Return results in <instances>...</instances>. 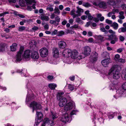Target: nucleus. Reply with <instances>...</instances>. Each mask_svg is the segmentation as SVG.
Here are the masks:
<instances>
[{
	"label": "nucleus",
	"instance_id": "obj_1",
	"mask_svg": "<svg viewBox=\"0 0 126 126\" xmlns=\"http://www.w3.org/2000/svg\"><path fill=\"white\" fill-rule=\"evenodd\" d=\"M121 69L120 67L118 65H113L109 69L108 73L109 76H111L115 79H119L120 76L119 70Z\"/></svg>",
	"mask_w": 126,
	"mask_h": 126
},
{
	"label": "nucleus",
	"instance_id": "obj_2",
	"mask_svg": "<svg viewBox=\"0 0 126 126\" xmlns=\"http://www.w3.org/2000/svg\"><path fill=\"white\" fill-rule=\"evenodd\" d=\"M77 10L76 11L75 9H73L70 12V14L72 16L73 18L80 16L81 13L83 12V9L79 7H77Z\"/></svg>",
	"mask_w": 126,
	"mask_h": 126
},
{
	"label": "nucleus",
	"instance_id": "obj_3",
	"mask_svg": "<svg viewBox=\"0 0 126 126\" xmlns=\"http://www.w3.org/2000/svg\"><path fill=\"white\" fill-rule=\"evenodd\" d=\"M108 32L112 34L108 36V39L111 40L110 42L111 44H114L117 41L118 39L117 36L115 34V32L111 29L109 30Z\"/></svg>",
	"mask_w": 126,
	"mask_h": 126
},
{
	"label": "nucleus",
	"instance_id": "obj_4",
	"mask_svg": "<svg viewBox=\"0 0 126 126\" xmlns=\"http://www.w3.org/2000/svg\"><path fill=\"white\" fill-rule=\"evenodd\" d=\"M25 0L26 1V3L28 5L27 9L28 10L31 11L32 9H35L36 7L35 4H32V3H36V2L34 0Z\"/></svg>",
	"mask_w": 126,
	"mask_h": 126
},
{
	"label": "nucleus",
	"instance_id": "obj_5",
	"mask_svg": "<svg viewBox=\"0 0 126 126\" xmlns=\"http://www.w3.org/2000/svg\"><path fill=\"white\" fill-rule=\"evenodd\" d=\"M30 107L33 109L32 112H34V110H37L40 109L41 108V105L36 102L33 101L32 102L30 105Z\"/></svg>",
	"mask_w": 126,
	"mask_h": 126
},
{
	"label": "nucleus",
	"instance_id": "obj_6",
	"mask_svg": "<svg viewBox=\"0 0 126 126\" xmlns=\"http://www.w3.org/2000/svg\"><path fill=\"white\" fill-rule=\"evenodd\" d=\"M40 55L42 57H46L48 54V50L45 47H43L39 50Z\"/></svg>",
	"mask_w": 126,
	"mask_h": 126
},
{
	"label": "nucleus",
	"instance_id": "obj_7",
	"mask_svg": "<svg viewBox=\"0 0 126 126\" xmlns=\"http://www.w3.org/2000/svg\"><path fill=\"white\" fill-rule=\"evenodd\" d=\"M53 125V122L50 121L49 119L46 118L44 119L41 126H52Z\"/></svg>",
	"mask_w": 126,
	"mask_h": 126
},
{
	"label": "nucleus",
	"instance_id": "obj_8",
	"mask_svg": "<svg viewBox=\"0 0 126 126\" xmlns=\"http://www.w3.org/2000/svg\"><path fill=\"white\" fill-rule=\"evenodd\" d=\"M24 50V48L23 47H21L20 50L17 53L16 55V61H21L22 58V54Z\"/></svg>",
	"mask_w": 126,
	"mask_h": 126
},
{
	"label": "nucleus",
	"instance_id": "obj_9",
	"mask_svg": "<svg viewBox=\"0 0 126 126\" xmlns=\"http://www.w3.org/2000/svg\"><path fill=\"white\" fill-rule=\"evenodd\" d=\"M60 120L62 122L66 123V122H70L71 120V118H69L68 114L66 113L63 115Z\"/></svg>",
	"mask_w": 126,
	"mask_h": 126
},
{
	"label": "nucleus",
	"instance_id": "obj_10",
	"mask_svg": "<svg viewBox=\"0 0 126 126\" xmlns=\"http://www.w3.org/2000/svg\"><path fill=\"white\" fill-rule=\"evenodd\" d=\"M36 115L37 118L36 119L35 122L39 124L42 120L43 115L41 112L37 111L36 112Z\"/></svg>",
	"mask_w": 126,
	"mask_h": 126
},
{
	"label": "nucleus",
	"instance_id": "obj_11",
	"mask_svg": "<svg viewBox=\"0 0 126 126\" xmlns=\"http://www.w3.org/2000/svg\"><path fill=\"white\" fill-rule=\"evenodd\" d=\"M78 52L76 50H71V51L70 52V56L73 59H76L78 57Z\"/></svg>",
	"mask_w": 126,
	"mask_h": 126
},
{
	"label": "nucleus",
	"instance_id": "obj_12",
	"mask_svg": "<svg viewBox=\"0 0 126 126\" xmlns=\"http://www.w3.org/2000/svg\"><path fill=\"white\" fill-rule=\"evenodd\" d=\"M58 99L59 100V106L60 107L63 106L67 102L66 99L64 97Z\"/></svg>",
	"mask_w": 126,
	"mask_h": 126
},
{
	"label": "nucleus",
	"instance_id": "obj_13",
	"mask_svg": "<svg viewBox=\"0 0 126 126\" xmlns=\"http://www.w3.org/2000/svg\"><path fill=\"white\" fill-rule=\"evenodd\" d=\"M73 107V103L69 102L67 103L64 107V110L65 111H68L72 109Z\"/></svg>",
	"mask_w": 126,
	"mask_h": 126
},
{
	"label": "nucleus",
	"instance_id": "obj_14",
	"mask_svg": "<svg viewBox=\"0 0 126 126\" xmlns=\"http://www.w3.org/2000/svg\"><path fill=\"white\" fill-rule=\"evenodd\" d=\"M71 50L69 49H65L62 52L63 56L64 57H70V52Z\"/></svg>",
	"mask_w": 126,
	"mask_h": 126
},
{
	"label": "nucleus",
	"instance_id": "obj_15",
	"mask_svg": "<svg viewBox=\"0 0 126 126\" xmlns=\"http://www.w3.org/2000/svg\"><path fill=\"white\" fill-rule=\"evenodd\" d=\"M83 53L86 55L88 56L90 55L91 49L90 47L89 46H86L84 47Z\"/></svg>",
	"mask_w": 126,
	"mask_h": 126
},
{
	"label": "nucleus",
	"instance_id": "obj_16",
	"mask_svg": "<svg viewBox=\"0 0 126 126\" xmlns=\"http://www.w3.org/2000/svg\"><path fill=\"white\" fill-rule=\"evenodd\" d=\"M110 61L111 60L110 58H107L102 60L101 63L103 66L106 67L108 66Z\"/></svg>",
	"mask_w": 126,
	"mask_h": 126
},
{
	"label": "nucleus",
	"instance_id": "obj_17",
	"mask_svg": "<svg viewBox=\"0 0 126 126\" xmlns=\"http://www.w3.org/2000/svg\"><path fill=\"white\" fill-rule=\"evenodd\" d=\"M92 54V56L90 57V60L91 62H94L97 60L98 54L96 52H94Z\"/></svg>",
	"mask_w": 126,
	"mask_h": 126
},
{
	"label": "nucleus",
	"instance_id": "obj_18",
	"mask_svg": "<svg viewBox=\"0 0 126 126\" xmlns=\"http://www.w3.org/2000/svg\"><path fill=\"white\" fill-rule=\"evenodd\" d=\"M32 53L29 50H27L25 51L23 57L25 59L29 58L31 57V54Z\"/></svg>",
	"mask_w": 126,
	"mask_h": 126
},
{
	"label": "nucleus",
	"instance_id": "obj_19",
	"mask_svg": "<svg viewBox=\"0 0 126 126\" xmlns=\"http://www.w3.org/2000/svg\"><path fill=\"white\" fill-rule=\"evenodd\" d=\"M52 53L54 57L56 58L58 57L59 55V52L58 49L56 48H53Z\"/></svg>",
	"mask_w": 126,
	"mask_h": 126
},
{
	"label": "nucleus",
	"instance_id": "obj_20",
	"mask_svg": "<svg viewBox=\"0 0 126 126\" xmlns=\"http://www.w3.org/2000/svg\"><path fill=\"white\" fill-rule=\"evenodd\" d=\"M117 94L114 96V97L116 99H117L120 96H121V95L123 94V91L121 89H118L117 91Z\"/></svg>",
	"mask_w": 126,
	"mask_h": 126
},
{
	"label": "nucleus",
	"instance_id": "obj_21",
	"mask_svg": "<svg viewBox=\"0 0 126 126\" xmlns=\"http://www.w3.org/2000/svg\"><path fill=\"white\" fill-rule=\"evenodd\" d=\"M59 47L61 48H65L66 46V44L65 42L63 41H61L58 43Z\"/></svg>",
	"mask_w": 126,
	"mask_h": 126
},
{
	"label": "nucleus",
	"instance_id": "obj_22",
	"mask_svg": "<svg viewBox=\"0 0 126 126\" xmlns=\"http://www.w3.org/2000/svg\"><path fill=\"white\" fill-rule=\"evenodd\" d=\"M32 55L31 56L32 58L33 59H37L39 58V54L36 51L33 52L32 53Z\"/></svg>",
	"mask_w": 126,
	"mask_h": 126
},
{
	"label": "nucleus",
	"instance_id": "obj_23",
	"mask_svg": "<svg viewBox=\"0 0 126 126\" xmlns=\"http://www.w3.org/2000/svg\"><path fill=\"white\" fill-rule=\"evenodd\" d=\"M7 49V46L5 44H0V51L3 52Z\"/></svg>",
	"mask_w": 126,
	"mask_h": 126
},
{
	"label": "nucleus",
	"instance_id": "obj_24",
	"mask_svg": "<svg viewBox=\"0 0 126 126\" xmlns=\"http://www.w3.org/2000/svg\"><path fill=\"white\" fill-rule=\"evenodd\" d=\"M41 19L43 20L48 21L49 19V17L44 14L41 15L40 16Z\"/></svg>",
	"mask_w": 126,
	"mask_h": 126
},
{
	"label": "nucleus",
	"instance_id": "obj_25",
	"mask_svg": "<svg viewBox=\"0 0 126 126\" xmlns=\"http://www.w3.org/2000/svg\"><path fill=\"white\" fill-rule=\"evenodd\" d=\"M17 44L16 43H14L12 45L10 46L11 50L12 51H15L16 50Z\"/></svg>",
	"mask_w": 126,
	"mask_h": 126
},
{
	"label": "nucleus",
	"instance_id": "obj_26",
	"mask_svg": "<svg viewBox=\"0 0 126 126\" xmlns=\"http://www.w3.org/2000/svg\"><path fill=\"white\" fill-rule=\"evenodd\" d=\"M99 7L101 8H106L107 7V5L106 3L105 2H101L99 4Z\"/></svg>",
	"mask_w": 126,
	"mask_h": 126
},
{
	"label": "nucleus",
	"instance_id": "obj_27",
	"mask_svg": "<svg viewBox=\"0 0 126 126\" xmlns=\"http://www.w3.org/2000/svg\"><path fill=\"white\" fill-rule=\"evenodd\" d=\"M48 86L51 89L54 90L55 88L57 87V85L55 84L51 83L48 84Z\"/></svg>",
	"mask_w": 126,
	"mask_h": 126
},
{
	"label": "nucleus",
	"instance_id": "obj_28",
	"mask_svg": "<svg viewBox=\"0 0 126 126\" xmlns=\"http://www.w3.org/2000/svg\"><path fill=\"white\" fill-rule=\"evenodd\" d=\"M18 72H21V74L22 76H25L26 74L27 73V70L26 69H24L23 70H21L20 71L19 70L17 71Z\"/></svg>",
	"mask_w": 126,
	"mask_h": 126
},
{
	"label": "nucleus",
	"instance_id": "obj_29",
	"mask_svg": "<svg viewBox=\"0 0 126 126\" xmlns=\"http://www.w3.org/2000/svg\"><path fill=\"white\" fill-rule=\"evenodd\" d=\"M111 26L113 27V28L115 30H117L118 27V24L116 22H114L112 24Z\"/></svg>",
	"mask_w": 126,
	"mask_h": 126
},
{
	"label": "nucleus",
	"instance_id": "obj_30",
	"mask_svg": "<svg viewBox=\"0 0 126 126\" xmlns=\"http://www.w3.org/2000/svg\"><path fill=\"white\" fill-rule=\"evenodd\" d=\"M26 27L24 26H21L18 28V30L20 32H22L26 30Z\"/></svg>",
	"mask_w": 126,
	"mask_h": 126
},
{
	"label": "nucleus",
	"instance_id": "obj_31",
	"mask_svg": "<svg viewBox=\"0 0 126 126\" xmlns=\"http://www.w3.org/2000/svg\"><path fill=\"white\" fill-rule=\"evenodd\" d=\"M64 93L63 92H61L58 93L57 95V99H60L61 97H64L62 95Z\"/></svg>",
	"mask_w": 126,
	"mask_h": 126
},
{
	"label": "nucleus",
	"instance_id": "obj_32",
	"mask_svg": "<svg viewBox=\"0 0 126 126\" xmlns=\"http://www.w3.org/2000/svg\"><path fill=\"white\" fill-rule=\"evenodd\" d=\"M68 88L70 91H73L74 88L75 87L74 85L71 84H67Z\"/></svg>",
	"mask_w": 126,
	"mask_h": 126
},
{
	"label": "nucleus",
	"instance_id": "obj_33",
	"mask_svg": "<svg viewBox=\"0 0 126 126\" xmlns=\"http://www.w3.org/2000/svg\"><path fill=\"white\" fill-rule=\"evenodd\" d=\"M76 21L78 23L81 24H83V22L80 18L79 17L76 18Z\"/></svg>",
	"mask_w": 126,
	"mask_h": 126
},
{
	"label": "nucleus",
	"instance_id": "obj_34",
	"mask_svg": "<svg viewBox=\"0 0 126 126\" xmlns=\"http://www.w3.org/2000/svg\"><path fill=\"white\" fill-rule=\"evenodd\" d=\"M97 16L98 18H100V20L101 21H103L104 20V17L103 16H102V15L100 14H98Z\"/></svg>",
	"mask_w": 126,
	"mask_h": 126
},
{
	"label": "nucleus",
	"instance_id": "obj_35",
	"mask_svg": "<svg viewBox=\"0 0 126 126\" xmlns=\"http://www.w3.org/2000/svg\"><path fill=\"white\" fill-rule=\"evenodd\" d=\"M108 4L114 5L115 4V2L114 0H110L108 1Z\"/></svg>",
	"mask_w": 126,
	"mask_h": 126
},
{
	"label": "nucleus",
	"instance_id": "obj_36",
	"mask_svg": "<svg viewBox=\"0 0 126 126\" xmlns=\"http://www.w3.org/2000/svg\"><path fill=\"white\" fill-rule=\"evenodd\" d=\"M47 10L51 12L53 11V9L50 5H48L47 8Z\"/></svg>",
	"mask_w": 126,
	"mask_h": 126
},
{
	"label": "nucleus",
	"instance_id": "obj_37",
	"mask_svg": "<svg viewBox=\"0 0 126 126\" xmlns=\"http://www.w3.org/2000/svg\"><path fill=\"white\" fill-rule=\"evenodd\" d=\"M60 11L59 9L58 8H56L54 9V13L59 15L60 14Z\"/></svg>",
	"mask_w": 126,
	"mask_h": 126
},
{
	"label": "nucleus",
	"instance_id": "obj_38",
	"mask_svg": "<svg viewBox=\"0 0 126 126\" xmlns=\"http://www.w3.org/2000/svg\"><path fill=\"white\" fill-rule=\"evenodd\" d=\"M64 33V32L63 31H60L58 32L57 35L58 36H61L63 35Z\"/></svg>",
	"mask_w": 126,
	"mask_h": 126
},
{
	"label": "nucleus",
	"instance_id": "obj_39",
	"mask_svg": "<svg viewBox=\"0 0 126 126\" xmlns=\"http://www.w3.org/2000/svg\"><path fill=\"white\" fill-rule=\"evenodd\" d=\"M118 61L122 63H124L126 62L125 59L122 58H120Z\"/></svg>",
	"mask_w": 126,
	"mask_h": 126
},
{
	"label": "nucleus",
	"instance_id": "obj_40",
	"mask_svg": "<svg viewBox=\"0 0 126 126\" xmlns=\"http://www.w3.org/2000/svg\"><path fill=\"white\" fill-rule=\"evenodd\" d=\"M120 55L118 54H117L115 56V59L117 61L120 59Z\"/></svg>",
	"mask_w": 126,
	"mask_h": 126
},
{
	"label": "nucleus",
	"instance_id": "obj_41",
	"mask_svg": "<svg viewBox=\"0 0 126 126\" xmlns=\"http://www.w3.org/2000/svg\"><path fill=\"white\" fill-rule=\"evenodd\" d=\"M78 111L76 110H73L70 113L71 116L73 115L74 114H76Z\"/></svg>",
	"mask_w": 126,
	"mask_h": 126
},
{
	"label": "nucleus",
	"instance_id": "obj_42",
	"mask_svg": "<svg viewBox=\"0 0 126 126\" xmlns=\"http://www.w3.org/2000/svg\"><path fill=\"white\" fill-rule=\"evenodd\" d=\"M57 31L56 30H55L53 31H52L51 32V35H56L57 34Z\"/></svg>",
	"mask_w": 126,
	"mask_h": 126
},
{
	"label": "nucleus",
	"instance_id": "obj_43",
	"mask_svg": "<svg viewBox=\"0 0 126 126\" xmlns=\"http://www.w3.org/2000/svg\"><path fill=\"white\" fill-rule=\"evenodd\" d=\"M83 6L86 7H88L90 6L91 5L90 4L88 3H85L83 4Z\"/></svg>",
	"mask_w": 126,
	"mask_h": 126
},
{
	"label": "nucleus",
	"instance_id": "obj_44",
	"mask_svg": "<svg viewBox=\"0 0 126 126\" xmlns=\"http://www.w3.org/2000/svg\"><path fill=\"white\" fill-rule=\"evenodd\" d=\"M52 117L53 119L57 118L58 117V116L57 115V114L56 113H52Z\"/></svg>",
	"mask_w": 126,
	"mask_h": 126
},
{
	"label": "nucleus",
	"instance_id": "obj_45",
	"mask_svg": "<svg viewBox=\"0 0 126 126\" xmlns=\"http://www.w3.org/2000/svg\"><path fill=\"white\" fill-rule=\"evenodd\" d=\"M122 88L124 90L126 91V82L123 84L122 85Z\"/></svg>",
	"mask_w": 126,
	"mask_h": 126
},
{
	"label": "nucleus",
	"instance_id": "obj_46",
	"mask_svg": "<svg viewBox=\"0 0 126 126\" xmlns=\"http://www.w3.org/2000/svg\"><path fill=\"white\" fill-rule=\"evenodd\" d=\"M31 100V98L30 96L29 95L27 94V97L26 98V102H28Z\"/></svg>",
	"mask_w": 126,
	"mask_h": 126
},
{
	"label": "nucleus",
	"instance_id": "obj_47",
	"mask_svg": "<svg viewBox=\"0 0 126 126\" xmlns=\"http://www.w3.org/2000/svg\"><path fill=\"white\" fill-rule=\"evenodd\" d=\"M55 21H56L57 22L59 23L60 21V18L58 16H57L55 18Z\"/></svg>",
	"mask_w": 126,
	"mask_h": 126
},
{
	"label": "nucleus",
	"instance_id": "obj_48",
	"mask_svg": "<svg viewBox=\"0 0 126 126\" xmlns=\"http://www.w3.org/2000/svg\"><path fill=\"white\" fill-rule=\"evenodd\" d=\"M105 21L106 23L109 24H111L112 23V22L111 21L108 19H106Z\"/></svg>",
	"mask_w": 126,
	"mask_h": 126
},
{
	"label": "nucleus",
	"instance_id": "obj_49",
	"mask_svg": "<svg viewBox=\"0 0 126 126\" xmlns=\"http://www.w3.org/2000/svg\"><path fill=\"white\" fill-rule=\"evenodd\" d=\"M9 14V12H4L3 13H1L0 14V16H3L4 15L8 14Z\"/></svg>",
	"mask_w": 126,
	"mask_h": 126
},
{
	"label": "nucleus",
	"instance_id": "obj_50",
	"mask_svg": "<svg viewBox=\"0 0 126 126\" xmlns=\"http://www.w3.org/2000/svg\"><path fill=\"white\" fill-rule=\"evenodd\" d=\"M53 78V76L50 75L48 76L47 77L48 80H51Z\"/></svg>",
	"mask_w": 126,
	"mask_h": 126
},
{
	"label": "nucleus",
	"instance_id": "obj_51",
	"mask_svg": "<svg viewBox=\"0 0 126 126\" xmlns=\"http://www.w3.org/2000/svg\"><path fill=\"white\" fill-rule=\"evenodd\" d=\"M119 11L118 9H113L112 10L113 13V14H114L116 13H118Z\"/></svg>",
	"mask_w": 126,
	"mask_h": 126
},
{
	"label": "nucleus",
	"instance_id": "obj_52",
	"mask_svg": "<svg viewBox=\"0 0 126 126\" xmlns=\"http://www.w3.org/2000/svg\"><path fill=\"white\" fill-rule=\"evenodd\" d=\"M87 17H88V19L89 20H92L93 18V17L91 16L90 14L88 15L87 16Z\"/></svg>",
	"mask_w": 126,
	"mask_h": 126
},
{
	"label": "nucleus",
	"instance_id": "obj_53",
	"mask_svg": "<svg viewBox=\"0 0 126 126\" xmlns=\"http://www.w3.org/2000/svg\"><path fill=\"white\" fill-rule=\"evenodd\" d=\"M67 22V21L65 20L64 19L62 22V24L63 25H65Z\"/></svg>",
	"mask_w": 126,
	"mask_h": 126
},
{
	"label": "nucleus",
	"instance_id": "obj_54",
	"mask_svg": "<svg viewBox=\"0 0 126 126\" xmlns=\"http://www.w3.org/2000/svg\"><path fill=\"white\" fill-rule=\"evenodd\" d=\"M87 18V16L85 15H83L81 17V19L83 20H85Z\"/></svg>",
	"mask_w": 126,
	"mask_h": 126
},
{
	"label": "nucleus",
	"instance_id": "obj_55",
	"mask_svg": "<svg viewBox=\"0 0 126 126\" xmlns=\"http://www.w3.org/2000/svg\"><path fill=\"white\" fill-rule=\"evenodd\" d=\"M19 2L20 4L22 6H23L24 4L23 0H20Z\"/></svg>",
	"mask_w": 126,
	"mask_h": 126
},
{
	"label": "nucleus",
	"instance_id": "obj_56",
	"mask_svg": "<svg viewBox=\"0 0 126 126\" xmlns=\"http://www.w3.org/2000/svg\"><path fill=\"white\" fill-rule=\"evenodd\" d=\"M119 38L120 40L121 41H123L124 39V37L121 35L119 36Z\"/></svg>",
	"mask_w": 126,
	"mask_h": 126
},
{
	"label": "nucleus",
	"instance_id": "obj_57",
	"mask_svg": "<svg viewBox=\"0 0 126 126\" xmlns=\"http://www.w3.org/2000/svg\"><path fill=\"white\" fill-rule=\"evenodd\" d=\"M59 10H63L64 8L63 6V5H61L59 6Z\"/></svg>",
	"mask_w": 126,
	"mask_h": 126
},
{
	"label": "nucleus",
	"instance_id": "obj_58",
	"mask_svg": "<svg viewBox=\"0 0 126 126\" xmlns=\"http://www.w3.org/2000/svg\"><path fill=\"white\" fill-rule=\"evenodd\" d=\"M123 49L120 48L118 49L117 50V52L119 53L123 51Z\"/></svg>",
	"mask_w": 126,
	"mask_h": 126
},
{
	"label": "nucleus",
	"instance_id": "obj_59",
	"mask_svg": "<svg viewBox=\"0 0 126 126\" xmlns=\"http://www.w3.org/2000/svg\"><path fill=\"white\" fill-rule=\"evenodd\" d=\"M98 39L101 40H103V37L101 35H99L98 36Z\"/></svg>",
	"mask_w": 126,
	"mask_h": 126
},
{
	"label": "nucleus",
	"instance_id": "obj_60",
	"mask_svg": "<svg viewBox=\"0 0 126 126\" xmlns=\"http://www.w3.org/2000/svg\"><path fill=\"white\" fill-rule=\"evenodd\" d=\"M4 30L7 33L9 32H10V29L7 28H4Z\"/></svg>",
	"mask_w": 126,
	"mask_h": 126
},
{
	"label": "nucleus",
	"instance_id": "obj_61",
	"mask_svg": "<svg viewBox=\"0 0 126 126\" xmlns=\"http://www.w3.org/2000/svg\"><path fill=\"white\" fill-rule=\"evenodd\" d=\"M100 30L102 32H105L106 31L105 28L103 27L100 28Z\"/></svg>",
	"mask_w": 126,
	"mask_h": 126
},
{
	"label": "nucleus",
	"instance_id": "obj_62",
	"mask_svg": "<svg viewBox=\"0 0 126 126\" xmlns=\"http://www.w3.org/2000/svg\"><path fill=\"white\" fill-rule=\"evenodd\" d=\"M55 16V15L54 13L52 14L50 16V18L51 19H53L54 18Z\"/></svg>",
	"mask_w": 126,
	"mask_h": 126
},
{
	"label": "nucleus",
	"instance_id": "obj_63",
	"mask_svg": "<svg viewBox=\"0 0 126 126\" xmlns=\"http://www.w3.org/2000/svg\"><path fill=\"white\" fill-rule=\"evenodd\" d=\"M119 16V18L121 19H123L125 18L123 15H120Z\"/></svg>",
	"mask_w": 126,
	"mask_h": 126
},
{
	"label": "nucleus",
	"instance_id": "obj_64",
	"mask_svg": "<svg viewBox=\"0 0 126 126\" xmlns=\"http://www.w3.org/2000/svg\"><path fill=\"white\" fill-rule=\"evenodd\" d=\"M67 12H66L63 10L61 14L63 16H64L67 14Z\"/></svg>",
	"mask_w": 126,
	"mask_h": 126
}]
</instances>
